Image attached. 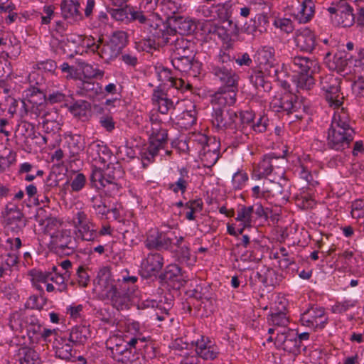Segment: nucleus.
Returning <instances> with one entry per match:
<instances>
[{"mask_svg":"<svg viewBox=\"0 0 364 364\" xmlns=\"http://www.w3.org/2000/svg\"><path fill=\"white\" fill-rule=\"evenodd\" d=\"M350 122V117L343 109L334 113L326 136V144L330 149L344 151L350 148L355 134Z\"/></svg>","mask_w":364,"mask_h":364,"instance_id":"obj_1","label":"nucleus"},{"mask_svg":"<svg viewBox=\"0 0 364 364\" xmlns=\"http://www.w3.org/2000/svg\"><path fill=\"white\" fill-rule=\"evenodd\" d=\"M94 291L101 300L109 301L117 310L129 307L128 293L118 290L109 267H102L99 269L95 280Z\"/></svg>","mask_w":364,"mask_h":364,"instance_id":"obj_2","label":"nucleus"},{"mask_svg":"<svg viewBox=\"0 0 364 364\" xmlns=\"http://www.w3.org/2000/svg\"><path fill=\"white\" fill-rule=\"evenodd\" d=\"M150 127H147V133L149 135V143L146 147L141 149L140 156L142 166L146 168L154 161L160 149H164L168 141L167 130L163 129L161 120L155 113L150 114Z\"/></svg>","mask_w":364,"mask_h":364,"instance_id":"obj_3","label":"nucleus"},{"mask_svg":"<svg viewBox=\"0 0 364 364\" xmlns=\"http://www.w3.org/2000/svg\"><path fill=\"white\" fill-rule=\"evenodd\" d=\"M290 68L299 74L296 79L297 87L310 90L314 85L313 75L319 70V64L314 58L295 55L291 58Z\"/></svg>","mask_w":364,"mask_h":364,"instance_id":"obj_4","label":"nucleus"},{"mask_svg":"<svg viewBox=\"0 0 364 364\" xmlns=\"http://www.w3.org/2000/svg\"><path fill=\"white\" fill-rule=\"evenodd\" d=\"M341 79L333 74H326L320 77V87L323 95L331 107L338 108L343 104L341 93Z\"/></svg>","mask_w":364,"mask_h":364,"instance_id":"obj_5","label":"nucleus"},{"mask_svg":"<svg viewBox=\"0 0 364 364\" xmlns=\"http://www.w3.org/2000/svg\"><path fill=\"white\" fill-rule=\"evenodd\" d=\"M195 141L199 149V155L205 167L213 166L220 157V141L205 134H198Z\"/></svg>","mask_w":364,"mask_h":364,"instance_id":"obj_6","label":"nucleus"},{"mask_svg":"<svg viewBox=\"0 0 364 364\" xmlns=\"http://www.w3.org/2000/svg\"><path fill=\"white\" fill-rule=\"evenodd\" d=\"M267 217L264 208L260 203H256L253 205H241L237 210L236 221L240 223V228H238V232L242 234L245 228H250L255 225L256 221L259 218Z\"/></svg>","mask_w":364,"mask_h":364,"instance_id":"obj_7","label":"nucleus"},{"mask_svg":"<svg viewBox=\"0 0 364 364\" xmlns=\"http://www.w3.org/2000/svg\"><path fill=\"white\" fill-rule=\"evenodd\" d=\"M327 10L330 14H334L331 18L337 26L348 28L352 26L355 22L353 9L347 1L339 0L333 3Z\"/></svg>","mask_w":364,"mask_h":364,"instance_id":"obj_8","label":"nucleus"},{"mask_svg":"<svg viewBox=\"0 0 364 364\" xmlns=\"http://www.w3.org/2000/svg\"><path fill=\"white\" fill-rule=\"evenodd\" d=\"M72 221L77 238L85 241H93L97 237L95 225L85 211H77Z\"/></svg>","mask_w":364,"mask_h":364,"instance_id":"obj_9","label":"nucleus"},{"mask_svg":"<svg viewBox=\"0 0 364 364\" xmlns=\"http://www.w3.org/2000/svg\"><path fill=\"white\" fill-rule=\"evenodd\" d=\"M147 26L150 33L158 41V44L166 45L171 38L169 37L174 30H171L164 20L156 14L146 16V21L141 23Z\"/></svg>","mask_w":364,"mask_h":364,"instance_id":"obj_10","label":"nucleus"},{"mask_svg":"<svg viewBox=\"0 0 364 364\" xmlns=\"http://www.w3.org/2000/svg\"><path fill=\"white\" fill-rule=\"evenodd\" d=\"M258 68L269 76L279 78L278 70L275 68L277 61L275 50L272 46H263L257 50L254 57Z\"/></svg>","mask_w":364,"mask_h":364,"instance_id":"obj_11","label":"nucleus"},{"mask_svg":"<svg viewBox=\"0 0 364 364\" xmlns=\"http://www.w3.org/2000/svg\"><path fill=\"white\" fill-rule=\"evenodd\" d=\"M274 345L277 348L282 349L289 353L294 355L300 353L301 342L298 339L297 332L294 330L284 328L282 331H278Z\"/></svg>","mask_w":364,"mask_h":364,"instance_id":"obj_12","label":"nucleus"},{"mask_svg":"<svg viewBox=\"0 0 364 364\" xmlns=\"http://www.w3.org/2000/svg\"><path fill=\"white\" fill-rule=\"evenodd\" d=\"M270 107L274 112L284 111L288 114L297 112L301 108L304 109L301 102L298 100L295 95L287 92L274 96L270 102Z\"/></svg>","mask_w":364,"mask_h":364,"instance_id":"obj_13","label":"nucleus"},{"mask_svg":"<svg viewBox=\"0 0 364 364\" xmlns=\"http://www.w3.org/2000/svg\"><path fill=\"white\" fill-rule=\"evenodd\" d=\"M51 243L58 252L66 255L73 253L76 247L75 239L70 230L63 229L53 232Z\"/></svg>","mask_w":364,"mask_h":364,"instance_id":"obj_14","label":"nucleus"},{"mask_svg":"<svg viewBox=\"0 0 364 364\" xmlns=\"http://www.w3.org/2000/svg\"><path fill=\"white\" fill-rule=\"evenodd\" d=\"M237 119V113L233 110L213 107L212 124L218 131L234 129Z\"/></svg>","mask_w":364,"mask_h":364,"instance_id":"obj_15","label":"nucleus"},{"mask_svg":"<svg viewBox=\"0 0 364 364\" xmlns=\"http://www.w3.org/2000/svg\"><path fill=\"white\" fill-rule=\"evenodd\" d=\"M284 160L282 157H277L274 154L265 155L254 168L252 178L256 180L265 178L273 171L280 169V165H284Z\"/></svg>","mask_w":364,"mask_h":364,"instance_id":"obj_16","label":"nucleus"},{"mask_svg":"<svg viewBox=\"0 0 364 364\" xmlns=\"http://www.w3.org/2000/svg\"><path fill=\"white\" fill-rule=\"evenodd\" d=\"M300 321L305 326L323 328L327 323L328 318L325 315L324 308L312 306L301 314Z\"/></svg>","mask_w":364,"mask_h":364,"instance_id":"obj_17","label":"nucleus"},{"mask_svg":"<svg viewBox=\"0 0 364 364\" xmlns=\"http://www.w3.org/2000/svg\"><path fill=\"white\" fill-rule=\"evenodd\" d=\"M144 244L149 250H169L172 246V239L164 232L154 228L146 232Z\"/></svg>","mask_w":364,"mask_h":364,"instance_id":"obj_18","label":"nucleus"},{"mask_svg":"<svg viewBox=\"0 0 364 364\" xmlns=\"http://www.w3.org/2000/svg\"><path fill=\"white\" fill-rule=\"evenodd\" d=\"M120 7L119 9H109L108 11L114 20L124 23H129L134 21H138L139 23L146 21V16L143 14V11L136 10L133 6L128 5Z\"/></svg>","mask_w":364,"mask_h":364,"instance_id":"obj_19","label":"nucleus"},{"mask_svg":"<svg viewBox=\"0 0 364 364\" xmlns=\"http://www.w3.org/2000/svg\"><path fill=\"white\" fill-rule=\"evenodd\" d=\"M191 343L196 346V355L203 360H213L219 354L218 347L208 337L200 335L199 338Z\"/></svg>","mask_w":364,"mask_h":364,"instance_id":"obj_20","label":"nucleus"},{"mask_svg":"<svg viewBox=\"0 0 364 364\" xmlns=\"http://www.w3.org/2000/svg\"><path fill=\"white\" fill-rule=\"evenodd\" d=\"M291 15L300 23H306L314 16L315 5L312 0H304L297 8H295L294 1L289 5Z\"/></svg>","mask_w":364,"mask_h":364,"instance_id":"obj_21","label":"nucleus"},{"mask_svg":"<svg viewBox=\"0 0 364 364\" xmlns=\"http://www.w3.org/2000/svg\"><path fill=\"white\" fill-rule=\"evenodd\" d=\"M164 259L159 252H151L142 260L141 267L145 277L156 275L163 268Z\"/></svg>","mask_w":364,"mask_h":364,"instance_id":"obj_22","label":"nucleus"},{"mask_svg":"<svg viewBox=\"0 0 364 364\" xmlns=\"http://www.w3.org/2000/svg\"><path fill=\"white\" fill-rule=\"evenodd\" d=\"M237 86L235 87H221L212 95L211 103L213 107L226 108L236 102Z\"/></svg>","mask_w":364,"mask_h":364,"instance_id":"obj_23","label":"nucleus"},{"mask_svg":"<svg viewBox=\"0 0 364 364\" xmlns=\"http://www.w3.org/2000/svg\"><path fill=\"white\" fill-rule=\"evenodd\" d=\"M102 93V85L92 80H82L80 77L76 83V94L78 96L94 100Z\"/></svg>","mask_w":364,"mask_h":364,"instance_id":"obj_24","label":"nucleus"},{"mask_svg":"<svg viewBox=\"0 0 364 364\" xmlns=\"http://www.w3.org/2000/svg\"><path fill=\"white\" fill-rule=\"evenodd\" d=\"M294 41L296 47L303 52L311 53L316 46V35L308 28L298 30L295 34Z\"/></svg>","mask_w":364,"mask_h":364,"instance_id":"obj_25","label":"nucleus"},{"mask_svg":"<svg viewBox=\"0 0 364 364\" xmlns=\"http://www.w3.org/2000/svg\"><path fill=\"white\" fill-rule=\"evenodd\" d=\"M30 275L33 287L41 294L43 293L44 287L48 292L55 291V286L50 282V280L53 279L52 272L32 270Z\"/></svg>","mask_w":364,"mask_h":364,"instance_id":"obj_26","label":"nucleus"},{"mask_svg":"<svg viewBox=\"0 0 364 364\" xmlns=\"http://www.w3.org/2000/svg\"><path fill=\"white\" fill-rule=\"evenodd\" d=\"M211 73L224 85L223 87H235L237 86L238 76L230 68L223 65H213Z\"/></svg>","mask_w":364,"mask_h":364,"instance_id":"obj_27","label":"nucleus"},{"mask_svg":"<svg viewBox=\"0 0 364 364\" xmlns=\"http://www.w3.org/2000/svg\"><path fill=\"white\" fill-rule=\"evenodd\" d=\"M89 158L96 163L105 164L110 157L111 153L109 148L101 141L91 142L87 149Z\"/></svg>","mask_w":364,"mask_h":364,"instance_id":"obj_28","label":"nucleus"},{"mask_svg":"<svg viewBox=\"0 0 364 364\" xmlns=\"http://www.w3.org/2000/svg\"><path fill=\"white\" fill-rule=\"evenodd\" d=\"M151 100L159 112L162 114H167L170 110L174 109L173 102L167 93L159 87L154 90Z\"/></svg>","mask_w":364,"mask_h":364,"instance_id":"obj_29","label":"nucleus"},{"mask_svg":"<svg viewBox=\"0 0 364 364\" xmlns=\"http://www.w3.org/2000/svg\"><path fill=\"white\" fill-rule=\"evenodd\" d=\"M55 353L60 359L69 360L73 356V343L70 338L58 336L53 343Z\"/></svg>","mask_w":364,"mask_h":364,"instance_id":"obj_30","label":"nucleus"},{"mask_svg":"<svg viewBox=\"0 0 364 364\" xmlns=\"http://www.w3.org/2000/svg\"><path fill=\"white\" fill-rule=\"evenodd\" d=\"M107 348L111 350L113 357L117 360H122L119 356L128 358L127 354H130L131 351L127 348L124 338H121L117 336L111 337L106 343Z\"/></svg>","mask_w":364,"mask_h":364,"instance_id":"obj_31","label":"nucleus"},{"mask_svg":"<svg viewBox=\"0 0 364 364\" xmlns=\"http://www.w3.org/2000/svg\"><path fill=\"white\" fill-rule=\"evenodd\" d=\"M267 198H274L278 201L284 203L288 200V191L277 182L272 180H264Z\"/></svg>","mask_w":364,"mask_h":364,"instance_id":"obj_32","label":"nucleus"},{"mask_svg":"<svg viewBox=\"0 0 364 364\" xmlns=\"http://www.w3.org/2000/svg\"><path fill=\"white\" fill-rule=\"evenodd\" d=\"M18 263V253L16 252H6L1 255V264L0 265V277L9 275L11 272L17 269Z\"/></svg>","mask_w":364,"mask_h":364,"instance_id":"obj_33","label":"nucleus"},{"mask_svg":"<svg viewBox=\"0 0 364 364\" xmlns=\"http://www.w3.org/2000/svg\"><path fill=\"white\" fill-rule=\"evenodd\" d=\"M66 143L70 160V161H75L84 149V139L80 135L73 134L68 136Z\"/></svg>","mask_w":364,"mask_h":364,"instance_id":"obj_34","label":"nucleus"},{"mask_svg":"<svg viewBox=\"0 0 364 364\" xmlns=\"http://www.w3.org/2000/svg\"><path fill=\"white\" fill-rule=\"evenodd\" d=\"M172 27L169 26L171 30H174L173 32L170 34V36L175 38L178 36L176 33H178L181 35H184L187 33H190L193 31V22L183 16L174 17L172 21Z\"/></svg>","mask_w":364,"mask_h":364,"instance_id":"obj_35","label":"nucleus"},{"mask_svg":"<svg viewBox=\"0 0 364 364\" xmlns=\"http://www.w3.org/2000/svg\"><path fill=\"white\" fill-rule=\"evenodd\" d=\"M228 26H217L215 32L223 41H235L239 39L240 28L232 20L226 22Z\"/></svg>","mask_w":364,"mask_h":364,"instance_id":"obj_36","label":"nucleus"},{"mask_svg":"<svg viewBox=\"0 0 364 364\" xmlns=\"http://www.w3.org/2000/svg\"><path fill=\"white\" fill-rule=\"evenodd\" d=\"M91 336L89 326L85 325L73 327L70 333L69 338L75 345H84Z\"/></svg>","mask_w":364,"mask_h":364,"instance_id":"obj_37","label":"nucleus"},{"mask_svg":"<svg viewBox=\"0 0 364 364\" xmlns=\"http://www.w3.org/2000/svg\"><path fill=\"white\" fill-rule=\"evenodd\" d=\"M189 176L188 172L186 168L180 170V177L176 181L168 184V189L174 193H181L183 194L187 191L189 186Z\"/></svg>","mask_w":364,"mask_h":364,"instance_id":"obj_38","label":"nucleus"},{"mask_svg":"<svg viewBox=\"0 0 364 364\" xmlns=\"http://www.w3.org/2000/svg\"><path fill=\"white\" fill-rule=\"evenodd\" d=\"M80 4L73 0H64L61 3V12L65 18L77 19L81 16L79 11Z\"/></svg>","mask_w":364,"mask_h":364,"instance_id":"obj_39","label":"nucleus"},{"mask_svg":"<svg viewBox=\"0 0 364 364\" xmlns=\"http://www.w3.org/2000/svg\"><path fill=\"white\" fill-rule=\"evenodd\" d=\"M106 176H107L108 180L105 181V184L102 187L104 192L111 197L119 195L121 189L122 188V185L116 176H113L112 178H110V168L107 169Z\"/></svg>","mask_w":364,"mask_h":364,"instance_id":"obj_40","label":"nucleus"},{"mask_svg":"<svg viewBox=\"0 0 364 364\" xmlns=\"http://www.w3.org/2000/svg\"><path fill=\"white\" fill-rule=\"evenodd\" d=\"M120 51L116 47H114L112 43L109 41L104 43L101 41L98 55L106 61L112 60L116 58L119 54Z\"/></svg>","mask_w":364,"mask_h":364,"instance_id":"obj_41","label":"nucleus"},{"mask_svg":"<svg viewBox=\"0 0 364 364\" xmlns=\"http://www.w3.org/2000/svg\"><path fill=\"white\" fill-rule=\"evenodd\" d=\"M20 355V364H41L38 353L31 348H22Z\"/></svg>","mask_w":364,"mask_h":364,"instance_id":"obj_42","label":"nucleus"},{"mask_svg":"<svg viewBox=\"0 0 364 364\" xmlns=\"http://www.w3.org/2000/svg\"><path fill=\"white\" fill-rule=\"evenodd\" d=\"M9 325L15 332H21L27 326L25 322V316L18 311H15L10 315Z\"/></svg>","mask_w":364,"mask_h":364,"instance_id":"obj_43","label":"nucleus"},{"mask_svg":"<svg viewBox=\"0 0 364 364\" xmlns=\"http://www.w3.org/2000/svg\"><path fill=\"white\" fill-rule=\"evenodd\" d=\"M90 108V104L85 100H77L69 107V111L77 117H82L87 115Z\"/></svg>","mask_w":364,"mask_h":364,"instance_id":"obj_44","label":"nucleus"},{"mask_svg":"<svg viewBox=\"0 0 364 364\" xmlns=\"http://www.w3.org/2000/svg\"><path fill=\"white\" fill-rule=\"evenodd\" d=\"M170 37L171 38L169 40L168 44H170V50L172 51V54L177 52L180 53L191 47V43L182 36H176L175 38L172 36Z\"/></svg>","mask_w":364,"mask_h":364,"instance_id":"obj_45","label":"nucleus"},{"mask_svg":"<svg viewBox=\"0 0 364 364\" xmlns=\"http://www.w3.org/2000/svg\"><path fill=\"white\" fill-rule=\"evenodd\" d=\"M203 203L201 199H196L187 202L184 207L187 209L186 218L188 220H195V213L202 210Z\"/></svg>","mask_w":364,"mask_h":364,"instance_id":"obj_46","label":"nucleus"},{"mask_svg":"<svg viewBox=\"0 0 364 364\" xmlns=\"http://www.w3.org/2000/svg\"><path fill=\"white\" fill-rule=\"evenodd\" d=\"M70 277L69 272L64 273H55L52 272V280L50 282L53 283L55 286L56 291L63 292L65 291L68 289V285L65 282L67 279Z\"/></svg>","mask_w":364,"mask_h":364,"instance_id":"obj_47","label":"nucleus"},{"mask_svg":"<svg viewBox=\"0 0 364 364\" xmlns=\"http://www.w3.org/2000/svg\"><path fill=\"white\" fill-rule=\"evenodd\" d=\"M171 63L175 69L181 73H190L192 68L198 64L197 62H193V60L186 58H171Z\"/></svg>","mask_w":364,"mask_h":364,"instance_id":"obj_48","label":"nucleus"},{"mask_svg":"<svg viewBox=\"0 0 364 364\" xmlns=\"http://www.w3.org/2000/svg\"><path fill=\"white\" fill-rule=\"evenodd\" d=\"M268 322L270 325L275 327L282 328L281 330L287 328L286 326L289 323V319L284 311L272 313L268 318Z\"/></svg>","mask_w":364,"mask_h":364,"instance_id":"obj_49","label":"nucleus"},{"mask_svg":"<svg viewBox=\"0 0 364 364\" xmlns=\"http://www.w3.org/2000/svg\"><path fill=\"white\" fill-rule=\"evenodd\" d=\"M215 12L218 18L222 20L224 23L230 21V18L232 16V4L230 1L216 5Z\"/></svg>","mask_w":364,"mask_h":364,"instance_id":"obj_50","label":"nucleus"},{"mask_svg":"<svg viewBox=\"0 0 364 364\" xmlns=\"http://www.w3.org/2000/svg\"><path fill=\"white\" fill-rule=\"evenodd\" d=\"M91 183L93 186L97 189H101L105 184V181L108 180L106 172L100 168H94L90 176Z\"/></svg>","mask_w":364,"mask_h":364,"instance_id":"obj_51","label":"nucleus"},{"mask_svg":"<svg viewBox=\"0 0 364 364\" xmlns=\"http://www.w3.org/2000/svg\"><path fill=\"white\" fill-rule=\"evenodd\" d=\"M92 206L97 215H107L110 212V208L106 205L105 201L100 196H95L91 198Z\"/></svg>","mask_w":364,"mask_h":364,"instance_id":"obj_52","label":"nucleus"},{"mask_svg":"<svg viewBox=\"0 0 364 364\" xmlns=\"http://www.w3.org/2000/svg\"><path fill=\"white\" fill-rule=\"evenodd\" d=\"M109 41L121 52L127 44V34L123 31H115L111 36Z\"/></svg>","mask_w":364,"mask_h":364,"instance_id":"obj_53","label":"nucleus"},{"mask_svg":"<svg viewBox=\"0 0 364 364\" xmlns=\"http://www.w3.org/2000/svg\"><path fill=\"white\" fill-rule=\"evenodd\" d=\"M229 134H232V137L235 140L236 144L245 143L248 139V133L246 128L237 126L235 123V128L234 129H229Z\"/></svg>","mask_w":364,"mask_h":364,"instance_id":"obj_54","label":"nucleus"},{"mask_svg":"<svg viewBox=\"0 0 364 364\" xmlns=\"http://www.w3.org/2000/svg\"><path fill=\"white\" fill-rule=\"evenodd\" d=\"M178 249L176 256L180 262L190 265L195 262V257L191 255L188 246L183 245Z\"/></svg>","mask_w":364,"mask_h":364,"instance_id":"obj_55","label":"nucleus"},{"mask_svg":"<svg viewBox=\"0 0 364 364\" xmlns=\"http://www.w3.org/2000/svg\"><path fill=\"white\" fill-rule=\"evenodd\" d=\"M274 26L279 28L282 31L286 33H291L294 29V23L290 18H275L273 23Z\"/></svg>","mask_w":364,"mask_h":364,"instance_id":"obj_56","label":"nucleus"},{"mask_svg":"<svg viewBox=\"0 0 364 364\" xmlns=\"http://www.w3.org/2000/svg\"><path fill=\"white\" fill-rule=\"evenodd\" d=\"M248 181V176L244 171L236 172L232 178V188L235 190H240L243 188Z\"/></svg>","mask_w":364,"mask_h":364,"instance_id":"obj_57","label":"nucleus"},{"mask_svg":"<svg viewBox=\"0 0 364 364\" xmlns=\"http://www.w3.org/2000/svg\"><path fill=\"white\" fill-rule=\"evenodd\" d=\"M251 82L254 84L256 88H262L264 91L270 88L269 83L265 81L262 75V70L255 73L250 77Z\"/></svg>","mask_w":364,"mask_h":364,"instance_id":"obj_58","label":"nucleus"},{"mask_svg":"<svg viewBox=\"0 0 364 364\" xmlns=\"http://www.w3.org/2000/svg\"><path fill=\"white\" fill-rule=\"evenodd\" d=\"M77 282L80 287H87L90 282V277L87 273V269L80 266L76 270Z\"/></svg>","mask_w":364,"mask_h":364,"instance_id":"obj_59","label":"nucleus"},{"mask_svg":"<svg viewBox=\"0 0 364 364\" xmlns=\"http://www.w3.org/2000/svg\"><path fill=\"white\" fill-rule=\"evenodd\" d=\"M355 306V301L352 300H345L341 302H336L331 307V311L334 314H342L349 309Z\"/></svg>","mask_w":364,"mask_h":364,"instance_id":"obj_60","label":"nucleus"},{"mask_svg":"<svg viewBox=\"0 0 364 364\" xmlns=\"http://www.w3.org/2000/svg\"><path fill=\"white\" fill-rule=\"evenodd\" d=\"M25 96L28 100L33 104H38V101L34 98L35 97H38L39 100H42L45 98L44 94L37 87H31L25 90Z\"/></svg>","mask_w":364,"mask_h":364,"instance_id":"obj_61","label":"nucleus"},{"mask_svg":"<svg viewBox=\"0 0 364 364\" xmlns=\"http://www.w3.org/2000/svg\"><path fill=\"white\" fill-rule=\"evenodd\" d=\"M181 275V269L177 264H169L166 267L164 277L168 280H178V278Z\"/></svg>","mask_w":364,"mask_h":364,"instance_id":"obj_62","label":"nucleus"},{"mask_svg":"<svg viewBox=\"0 0 364 364\" xmlns=\"http://www.w3.org/2000/svg\"><path fill=\"white\" fill-rule=\"evenodd\" d=\"M298 171L300 177L304 179L309 185L314 186L318 184V181L314 178V175L304 166L301 165L298 168Z\"/></svg>","mask_w":364,"mask_h":364,"instance_id":"obj_63","label":"nucleus"},{"mask_svg":"<svg viewBox=\"0 0 364 364\" xmlns=\"http://www.w3.org/2000/svg\"><path fill=\"white\" fill-rule=\"evenodd\" d=\"M353 92L358 97L364 98V77L359 76L352 84Z\"/></svg>","mask_w":364,"mask_h":364,"instance_id":"obj_64","label":"nucleus"}]
</instances>
